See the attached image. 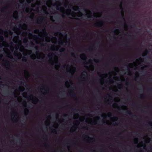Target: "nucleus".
I'll use <instances>...</instances> for the list:
<instances>
[{
	"label": "nucleus",
	"mask_w": 152,
	"mask_h": 152,
	"mask_svg": "<svg viewBox=\"0 0 152 152\" xmlns=\"http://www.w3.org/2000/svg\"><path fill=\"white\" fill-rule=\"evenodd\" d=\"M61 3L58 0L53 3L51 0H36L35 2L31 3V7H27L25 9V11L27 13L31 14V15L30 17L31 19H33L35 12H34L32 11H35L38 12L39 8L41 7L45 14L47 16L48 15L50 20L54 22L55 20L52 15L56 13V11L51 7V6H56L57 10L63 13V17H64L65 13L68 15H72V12L71 9H67L65 10L64 7H61Z\"/></svg>",
	"instance_id": "1"
},
{
	"label": "nucleus",
	"mask_w": 152,
	"mask_h": 152,
	"mask_svg": "<svg viewBox=\"0 0 152 152\" xmlns=\"http://www.w3.org/2000/svg\"><path fill=\"white\" fill-rule=\"evenodd\" d=\"M21 22H19L18 25V27L15 26L13 27L12 29L15 32L17 33L16 36L25 37L23 39L24 43H26L27 42L31 41V44L33 45L34 42L35 43H40L41 45H44V41L49 42L51 41L53 37H50L48 36V34L45 31V28L43 29H35L34 31V33L37 34L38 35L33 34L30 32V29H28V32L26 30L28 28V26L25 23L21 24Z\"/></svg>",
	"instance_id": "2"
},
{
	"label": "nucleus",
	"mask_w": 152,
	"mask_h": 152,
	"mask_svg": "<svg viewBox=\"0 0 152 152\" xmlns=\"http://www.w3.org/2000/svg\"><path fill=\"white\" fill-rule=\"evenodd\" d=\"M15 38V39L13 38V42L16 44L14 47L13 42H10V50L13 53L14 55L19 59L21 58L23 54L24 56L22 57V60L23 61L26 62L27 58L25 56L30 55L32 53V51L27 50L25 48L26 47L25 45L24 44L23 45L22 44L21 38H20L18 35H17Z\"/></svg>",
	"instance_id": "3"
},
{
	"label": "nucleus",
	"mask_w": 152,
	"mask_h": 152,
	"mask_svg": "<svg viewBox=\"0 0 152 152\" xmlns=\"http://www.w3.org/2000/svg\"><path fill=\"white\" fill-rule=\"evenodd\" d=\"M46 42L44 41V45L43 46L41 45L40 43H35L34 42L33 43V45H31V41L27 42L26 43H24L26 47H27L28 46L34 48L36 50L35 54H34L33 55H30V57L31 58L33 59H35L36 56L37 59H43L45 57V54L43 53H40L39 52V49L37 47V45L39 44L41 47L44 46L46 45Z\"/></svg>",
	"instance_id": "4"
},
{
	"label": "nucleus",
	"mask_w": 152,
	"mask_h": 152,
	"mask_svg": "<svg viewBox=\"0 0 152 152\" xmlns=\"http://www.w3.org/2000/svg\"><path fill=\"white\" fill-rule=\"evenodd\" d=\"M4 47L3 50L6 54V56L10 59H13L12 53L10 50L9 43L5 42L4 41V37L2 35H0V48Z\"/></svg>",
	"instance_id": "5"
},
{
	"label": "nucleus",
	"mask_w": 152,
	"mask_h": 152,
	"mask_svg": "<svg viewBox=\"0 0 152 152\" xmlns=\"http://www.w3.org/2000/svg\"><path fill=\"white\" fill-rule=\"evenodd\" d=\"M16 26V25H15V26L12 27H11V28H12V30L14 31V33L16 34L13 37V32L12 31L10 30H7V29H5V30H3L1 28H0V34H4V36L6 38H9V39L10 40H12L13 41V38H15V37L16 36L17 33L15 32L12 29V28L13 27L15 26Z\"/></svg>",
	"instance_id": "6"
},
{
	"label": "nucleus",
	"mask_w": 152,
	"mask_h": 152,
	"mask_svg": "<svg viewBox=\"0 0 152 152\" xmlns=\"http://www.w3.org/2000/svg\"><path fill=\"white\" fill-rule=\"evenodd\" d=\"M120 71L119 68L116 66L114 67V70L112 72H110L108 73H106L102 75L100 77L103 78L105 77H107L108 75H109V78H110L112 76V74L114 73L116 75V73H118Z\"/></svg>",
	"instance_id": "7"
},
{
	"label": "nucleus",
	"mask_w": 152,
	"mask_h": 152,
	"mask_svg": "<svg viewBox=\"0 0 152 152\" xmlns=\"http://www.w3.org/2000/svg\"><path fill=\"white\" fill-rule=\"evenodd\" d=\"M71 66L69 64H67L66 67V72L71 73L72 75H73L76 71V67L73 66L72 69H71Z\"/></svg>",
	"instance_id": "8"
},
{
	"label": "nucleus",
	"mask_w": 152,
	"mask_h": 152,
	"mask_svg": "<svg viewBox=\"0 0 152 152\" xmlns=\"http://www.w3.org/2000/svg\"><path fill=\"white\" fill-rule=\"evenodd\" d=\"M3 64L7 70H9L11 68V65L8 59H3Z\"/></svg>",
	"instance_id": "9"
},
{
	"label": "nucleus",
	"mask_w": 152,
	"mask_h": 152,
	"mask_svg": "<svg viewBox=\"0 0 152 152\" xmlns=\"http://www.w3.org/2000/svg\"><path fill=\"white\" fill-rule=\"evenodd\" d=\"M46 18H47V17L44 16H39L37 19L36 23L38 24L42 23L45 21Z\"/></svg>",
	"instance_id": "10"
},
{
	"label": "nucleus",
	"mask_w": 152,
	"mask_h": 152,
	"mask_svg": "<svg viewBox=\"0 0 152 152\" xmlns=\"http://www.w3.org/2000/svg\"><path fill=\"white\" fill-rule=\"evenodd\" d=\"M53 61H54V65L55 64V69L57 70H58L60 67V63H58V57H56V58L53 60Z\"/></svg>",
	"instance_id": "11"
},
{
	"label": "nucleus",
	"mask_w": 152,
	"mask_h": 152,
	"mask_svg": "<svg viewBox=\"0 0 152 152\" xmlns=\"http://www.w3.org/2000/svg\"><path fill=\"white\" fill-rule=\"evenodd\" d=\"M66 36L67 35L66 34V38L65 39H61L59 40L58 42L59 44L65 46L66 45V43H69L68 42V41L66 39Z\"/></svg>",
	"instance_id": "12"
},
{
	"label": "nucleus",
	"mask_w": 152,
	"mask_h": 152,
	"mask_svg": "<svg viewBox=\"0 0 152 152\" xmlns=\"http://www.w3.org/2000/svg\"><path fill=\"white\" fill-rule=\"evenodd\" d=\"M54 55V54L53 53H49L48 54V56L49 58V61L53 66L54 65V61L53 59Z\"/></svg>",
	"instance_id": "13"
},
{
	"label": "nucleus",
	"mask_w": 152,
	"mask_h": 152,
	"mask_svg": "<svg viewBox=\"0 0 152 152\" xmlns=\"http://www.w3.org/2000/svg\"><path fill=\"white\" fill-rule=\"evenodd\" d=\"M40 89L41 92L43 94L45 95L49 93L48 88H46L44 86L41 87Z\"/></svg>",
	"instance_id": "14"
},
{
	"label": "nucleus",
	"mask_w": 152,
	"mask_h": 152,
	"mask_svg": "<svg viewBox=\"0 0 152 152\" xmlns=\"http://www.w3.org/2000/svg\"><path fill=\"white\" fill-rule=\"evenodd\" d=\"M17 114L15 111H13L12 112L11 114V116L12 119L13 121L15 122L17 121L18 118L17 117Z\"/></svg>",
	"instance_id": "15"
},
{
	"label": "nucleus",
	"mask_w": 152,
	"mask_h": 152,
	"mask_svg": "<svg viewBox=\"0 0 152 152\" xmlns=\"http://www.w3.org/2000/svg\"><path fill=\"white\" fill-rule=\"evenodd\" d=\"M87 72L86 71L83 72L80 76V77L82 79V81H84L86 80L87 77Z\"/></svg>",
	"instance_id": "16"
},
{
	"label": "nucleus",
	"mask_w": 152,
	"mask_h": 152,
	"mask_svg": "<svg viewBox=\"0 0 152 152\" xmlns=\"http://www.w3.org/2000/svg\"><path fill=\"white\" fill-rule=\"evenodd\" d=\"M104 24V22L103 21L97 22L94 23V25L97 27H101Z\"/></svg>",
	"instance_id": "17"
},
{
	"label": "nucleus",
	"mask_w": 152,
	"mask_h": 152,
	"mask_svg": "<svg viewBox=\"0 0 152 152\" xmlns=\"http://www.w3.org/2000/svg\"><path fill=\"white\" fill-rule=\"evenodd\" d=\"M88 123L91 125H95L97 124V121L96 119H91Z\"/></svg>",
	"instance_id": "18"
},
{
	"label": "nucleus",
	"mask_w": 152,
	"mask_h": 152,
	"mask_svg": "<svg viewBox=\"0 0 152 152\" xmlns=\"http://www.w3.org/2000/svg\"><path fill=\"white\" fill-rule=\"evenodd\" d=\"M143 61V59L141 57L139 58L136 61V63L139 65L141 64Z\"/></svg>",
	"instance_id": "19"
},
{
	"label": "nucleus",
	"mask_w": 152,
	"mask_h": 152,
	"mask_svg": "<svg viewBox=\"0 0 152 152\" xmlns=\"http://www.w3.org/2000/svg\"><path fill=\"white\" fill-rule=\"evenodd\" d=\"M86 138L87 142L88 143H90L92 140H94V138L89 137L88 135L86 136Z\"/></svg>",
	"instance_id": "20"
},
{
	"label": "nucleus",
	"mask_w": 152,
	"mask_h": 152,
	"mask_svg": "<svg viewBox=\"0 0 152 152\" xmlns=\"http://www.w3.org/2000/svg\"><path fill=\"white\" fill-rule=\"evenodd\" d=\"M58 48L57 46L54 45H52L50 47V49L52 51H58Z\"/></svg>",
	"instance_id": "21"
},
{
	"label": "nucleus",
	"mask_w": 152,
	"mask_h": 152,
	"mask_svg": "<svg viewBox=\"0 0 152 152\" xmlns=\"http://www.w3.org/2000/svg\"><path fill=\"white\" fill-rule=\"evenodd\" d=\"M72 83V81L71 80H69V81L66 80L65 82V84L67 87L69 88Z\"/></svg>",
	"instance_id": "22"
},
{
	"label": "nucleus",
	"mask_w": 152,
	"mask_h": 152,
	"mask_svg": "<svg viewBox=\"0 0 152 152\" xmlns=\"http://www.w3.org/2000/svg\"><path fill=\"white\" fill-rule=\"evenodd\" d=\"M39 101V99L37 97L34 96L31 101L33 104H36Z\"/></svg>",
	"instance_id": "23"
},
{
	"label": "nucleus",
	"mask_w": 152,
	"mask_h": 152,
	"mask_svg": "<svg viewBox=\"0 0 152 152\" xmlns=\"http://www.w3.org/2000/svg\"><path fill=\"white\" fill-rule=\"evenodd\" d=\"M80 57L82 59L85 61L87 59L86 56L84 53L81 54L80 55Z\"/></svg>",
	"instance_id": "24"
},
{
	"label": "nucleus",
	"mask_w": 152,
	"mask_h": 152,
	"mask_svg": "<svg viewBox=\"0 0 152 152\" xmlns=\"http://www.w3.org/2000/svg\"><path fill=\"white\" fill-rule=\"evenodd\" d=\"M13 18L16 19L18 18V12L17 10H15L14 11L13 14Z\"/></svg>",
	"instance_id": "25"
},
{
	"label": "nucleus",
	"mask_w": 152,
	"mask_h": 152,
	"mask_svg": "<svg viewBox=\"0 0 152 152\" xmlns=\"http://www.w3.org/2000/svg\"><path fill=\"white\" fill-rule=\"evenodd\" d=\"M10 5V4H9L8 5L4 6L1 9V11L2 12L5 11V10L7 9Z\"/></svg>",
	"instance_id": "26"
},
{
	"label": "nucleus",
	"mask_w": 152,
	"mask_h": 152,
	"mask_svg": "<svg viewBox=\"0 0 152 152\" xmlns=\"http://www.w3.org/2000/svg\"><path fill=\"white\" fill-rule=\"evenodd\" d=\"M77 128V127L74 125L70 129L71 132L72 133L73 132H75Z\"/></svg>",
	"instance_id": "27"
},
{
	"label": "nucleus",
	"mask_w": 152,
	"mask_h": 152,
	"mask_svg": "<svg viewBox=\"0 0 152 152\" xmlns=\"http://www.w3.org/2000/svg\"><path fill=\"white\" fill-rule=\"evenodd\" d=\"M24 106L25 107V108L24 109V111H25L24 113H25V114L26 115H27V114H28V113L29 110H28V108H26V103H25L24 104Z\"/></svg>",
	"instance_id": "28"
},
{
	"label": "nucleus",
	"mask_w": 152,
	"mask_h": 152,
	"mask_svg": "<svg viewBox=\"0 0 152 152\" xmlns=\"http://www.w3.org/2000/svg\"><path fill=\"white\" fill-rule=\"evenodd\" d=\"M45 124L47 126H49L50 124V120L48 118L45 121Z\"/></svg>",
	"instance_id": "29"
},
{
	"label": "nucleus",
	"mask_w": 152,
	"mask_h": 152,
	"mask_svg": "<svg viewBox=\"0 0 152 152\" xmlns=\"http://www.w3.org/2000/svg\"><path fill=\"white\" fill-rule=\"evenodd\" d=\"M80 123V121L78 120H77L75 121V122L74 123V125L75 126L77 127H78V126H79Z\"/></svg>",
	"instance_id": "30"
},
{
	"label": "nucleus",
	"mask_w": 152,
	"mask_h": 152,
	"mask_svg": "<svg viewBox=\"0 0 152 152\" xmlns=\"http://www.w3.org/2000/svg\"><path fill=\"white\" fill-rule=\"evenodd\" d=\"M72 9L74 11H80L79 7L77 6L73 7Z\"/></svg>",
	"instance_id": "31"
},
{
	"label": "nucleus",
	"mask_w": 152,
	"mask_h": 152,
	"mask_svg": "<svg viewBox=\"0 0 152 152\" xmlns=\"http://www.w3.org/2000/svg\"><path fill=\"white\" fill-rule=\"evenodd\" d=\"M114 33L115 35H117L119 34L120 30L119 29H115L114 31Z\"/></svg>",
	"instance_id": "32"
},
{
	"label": "nucleus",
	"mask_w": 152,
	"mask_h": 152,
	"mask_svg": "<svg viewBox=\"0 0 152 152\" xmlns=\"http://www.w3.org/2000/svg\"><path fill=\"white\" fill-rule=\"evenodd\" d=\"M148 51L147 49L145 50V51L142 54V56H145L148 53Z\"/></svg>",
	"instance_id": "33"
},
{
	"label": "nucleus",
	"mask_w": 152,
	"mask_h": 152,
	"mask_svg": "<svg viewBox=\"0 0 152 152\" xmlns=\"http://www.w3.org/2000/svg\"><path fill=\"white\" fill-rule=\"evenodd\" d=\"M24 88L23 87L19 86L18 88V90L20 92H23L24 91Z\"/></svg>",
	"instance_id": "34"
},
{
	"label": "nucleus",
	"mask_w": 152,
	"mask_h": 152,
	"mask_svg": "<svg viewBox=\"0 0 152 152\" xmlns=\"http://www.w3.org/2000/svg\"><path fill=\"white\" fill-rule=\"evenodd\" d=\"M112 113L111 112H108L107 114V116L108 117L111 118H112Z\"/></svg>",
	"instance_id": "35"
},
{
	"label": "nucleus",
	"mask_w": 152,
	"mask_h": 152,
	"mask_svg": "<svg viewBox=\"0 0 152 152\" xmlns=\"http://www.w3.org/2000/svg\"><path fill=\"white\" fill-rule=\"evenodd\" d=\"M145 140L146 143H148L151 141V138L149 137H147L146 139H145Z\"/></svg>",
	"instance_id": "36"
},
{
	"label": "nucleus",
	"mask_w": 152,
	"mask_h": 152,
	"mask_svg": "<svg viewBox=\"0 0 152 152\" xmlns=\"http://www.w3.org/2000/svg\"><path fill=\"white\" fill-rule=\"evenodd\" d=\"M118 88L119 89H121L123 87V85L121 84H118L117 85Z\"/></svg>",
	"instance_id": "37"
},
{
	"label": "nucleus",
	"mask_w": 152,
	"mask_h": 152,
	"mask_svg": "<svg viewBox=\"0 0 152 152\" xmlns=\"http://www.w3.org/2000/svg\"><path fill=\"white\" fill-rule=\"evenodd\" d=\"M138 138H135L134 139V142L136 144H138Z\"/></svg>",
	"instance_id": "38"
},
{
	"label": "nucleus",
	"mask_w": 152,
	"mask_h": 152,
	"mask_svg": "<svg viewBox=\"0 0 152 152\" xmlns=\"http://www.w3.org/2000/svg\"><path fill=\"white\" fill-rule=\"evenodd\" d=\"M114 121H117L118 120V118L116 116H113L111 118Z\"/></svg>",
	"instance_id": "39"
},
{
	"label": "nucleus",
	"mask_w": 152,
	"mask_h": 152,
	"mask_svg": "<svg viewBox=\"0 0 152 152\" xmlns=\"http://www.w3.org/2000/svg\"><path fill=\"white\" fill-rule=\"evenodd\" d=\"M34 97V96L31 94L29 96L28 99L32 101Z\"/></svg>",
	"instance_id": "40"
},
{
	"label": "nucleus",
	"mask_w": 152,
	"mask_h": 152,
	"mask_svg": "<svg viewBox=\"0 0 152 152\" xmlns=\"http://www.w3.org/2000/svg\"><path fill=\"white\" fill-rule=\"evenodd\" d=\"M114 82L113 80L112 79H110L109 80V83L110 84L113 83Z\"/></svg>",
	"instance_id": "41"
},
{
	"label": "nucleus",
	"mask_w": 152,
	"mask_h": 152,
	"mask_svg": "<svg viewBox=\"0 0 152 152\" xmlns=\"http://www.w3.org/2000/svg\"><path fill=\"white\" fill-rule=\"evenodd\" d=\"M65 48H62L59 50V52H64L65 50Z\"/></svg>",
	"instance_id": "42"
},
{
	"label": "nucleus",
	"mask_w": 152,
	"mask_h": 152,
	"mask_svg": "<svg viewBox=\"0 0 152 152\" xmlns=\"http://www.w3.org/2000/svg\"><path fill=\"white\" fill-rule=\"evenodd\" d=\"M28 4H30L31 2H33V1H34V0H26Z\"/></svg>",
	"instance_id": "43"
},
{
	"label": "nucleus",
	"mask_w": 152,
	"mask_h": 152,
	"mask_svg": "<svg viewBox=\"0 0 152 152\" xmlns=\"http://www.w3.org/2000/svg\"><path fill=\"white\" fill-rule=\"evenodd\" d=\"M66 2H67L66 3H65L64 4V7H66L67 5H68V4H67V3L68 2V1L67 0H66Z\"/></svg>",
	"instance_id": "44"
},
{
	"label": "nucleus",
	"mask_w": 152,
	"mask_h": 152,
	"mask_svg": "<svg viewBox=\"0 0 152 152\" xmlns=\"http://www.w3.org/2000/svg\"><path fill=\"white\" fill-rule=\"evenodd\" d=\"M58 34H61V33L60 32L59 33L58 32H55L54 33V36H57V35Z\"/></svg>",
	"instance_id": "45"
},
{
	"label": "nucleus",
	"mask_w": 152,
	"mask_h": 152,
	"mask_svg": "<svg viewBox=\"0 0 152 152\" xmlns=\"http://www.w3.org/2000/svg\"><path fill=\"white\" fill-rule=\"evenodd\" d=\"M71 54V55L73 57H75V53H74L72 52Z\"/></svg>",
	"instance_id": "46"
},
{
	"label": "nucleus",
	"mask_w": 152,
	"mask_h": 152,
	"mask_svg": "<svg viewBox=\"0 0 152 152\" xmlns=\"http://www.w3.org/2000/svg\"><path fill=\"white\" fill-rule=\"evenodd\" d=\"M25 0H19L20 2L22 4H23Z\"/></svg>",
	"instance_id": "47"
},
{
	"label": "nucleus",
	"mask_w": 152,
	"mask_h": 152,
	"mask_svg": "<svg viewBox=\"0 0 152 152\" xmlns=\"http://www.w3.org/2000/svg\"><path fill=\"white\" fill-rule=\"evenodd\" d=\"M103 78H101V79L100 82V83L101 85H103Z\"/></svg>",
	"instance_id": "48"
},
{
	"label": "nucleus",
	"mask_w": 152,
	"mask_h": 152,
	"mask_svg": "<svg viewBox=\"0 0 152 152\" xmlns=\"http://www.w3.org/2000/svg\"><path fill=\"white\" fill-rule=\"evenodd\" d=\"M51 118V115H48L47 117V119L48 118V119H49L50 120Z\"/></svg>",
	"instance_id": "49"
},
{
	"label": "nucleus",
	"mask_w": 152,
	"mask_h": 152,
	"mask_svg": "<svg viewBox=\"0 0 152 152\" xmlns=\"http://www.w3.org/2000/svg\"><path fill=\"white\" fill-rule=\"evenodd\" d=\"M3 56V55L2 54H0V61L1 60Z\"/></svg>",
	"instance_id": "50"
},
{
	"label": "nucleus",
	"mask_w": 152,
	"mask_h": 152,
	"mask_svg": "<svg viewBox=\"0 0 152 152\" xmlns=\"http://www.w3.org/2000/svg\"><path fill=\"white\" fill-rule=\"evenodd\" d=\"M67 64H65V65H64L63 66V67L65 69V68H66V67H67Z\"/></svg>",
	"instance_id": "51"
},
{
	"label": "nucleus",
	"mask_w": 152,
	"mask_h": 152,
	"mask_svg": "<svg viewBox=\"0 0 152 152\" xmlns=\"http://www.w3.org/2000/svg\"><path fill=\"white\" fill-rule=\"evenodd\" d=\"M149 124L151 126H152V121H149L148 122Z\"/></svg>",
	"instance_id": "52"
},
{
	"label": "nucleus",
	"mask_w": 152,
	"mask_h": 152,
	"mask_svg": "<svg viewBox=\"0 0 152 152\" xmlns=\"http://www.w3.org/2000/svg\"><path fill=\"white\" fill-rule=\"evenodd\" d=\"M96 120L97 121L99 120V118H100V117L99 116H96Z\"/></svg>",
	"instance_id": "53"
},
{
	"label": "nucleus",
	"mask_w": 152,
	"mask_h": 152,
	"mask_svg": "<svg viewBox=\"0 0 152 152\" xmlns=\"http://www.w3.org/2000/svg\"><path fill=\"white\" fill-rule=\"evenodd\" d=\"M59 114L58 113L56 114V119H58V118Z\"/></svg>",
	"instance_id": "54"
},
{
	"label": "nucleus",
	"mask_w": 152,
	"mask_h": 152,
	"mask_svg": "<svg viewBox=\"0 0 152 152\" xmlns=\"http://www.w3.org/2000/svg\"><path fill=\"white\" fill-rule=\"evenodd\" d=\"M53 131L54 133L55 134H56L57 132L55 129H53Z\"/></svg>",
	"instance_id": "55"
},
{
	"label": "nucleus",
	"mask_w": 152,
	"mask_h": 152,
	"mask_svg": "<svg viewBox=\"0 0 152 152\" xmlns=\"http://www.w3.org/2000/svg\"><path fill=\"white\" fill-rule=\"evenodd\" d=\"M94 62H95L97 63H98L99 62V61L96 59H94Z\"/></svg>",
	"instance_id": "56"
},
{
	"label": "nucleus",
	"mask_w": 152,
	"mask_h": 152,
	"mask_svg": "<svg viewBox=\"0 0 152 152\" xmlns=\"http://www.w3.org/2000/svg\"><path fill=\"white\" fill-rule=\"evenodd\" d=\"M27 73H28V76H26V79H27L28 77H29V74L28 73V72H27Z\"/></svg>",
	"instance_id": "57"
},
{
	"label": "nucleus",
	"mask_w": 152,
	"mask_h": 152,
	"mask_svg": "<svg viewBox=\"0 0 152 152\" xmlns=\"http://www.w3.org/2000/svg\"><path fill=\"white\" fill-rule=\"evenodd\" d=\"M63 115L64 117H66L67 115V114L66 113H64L63 114Z\"/></svg>",
	"instance_id": "58"
},
{
	"label": "nucleus",
	"mask_w": 152,
	"mask_h": 152,
	"mask_svg": "<svg viewBox=\"0 0 152 152\" xmlns=\"http://www.w3.org/2000/svg\"><path fill=\"white\" fill-rule=\"evenodd\" d=\"M94 69V67L93 66H92V71H93Z\"/></svg>",
	"instance_id": "59"
},
{
	"label": "nucleus",
	"mask_w": 152,
	"mask_h": 152,
	"mask_svg": "<svg viewBox=\"0 0 152 152\" xmlns=\"http://www.w3.org/2000/svg\"><path fill=\"white\" fill-rule=\"evenodd\" d=\"M88 62L89 64H90V63L91 62V59H89L88 61Z\"/></svg>",
	"instance_id": "60"
},
{
	"label": "nucleus",
	"mask_w": 152,
	"mask_h": 152,
	"mask_svg": "<svg viewBox=\"0 0 152 152\" xmlns=\"http://www.w3.org/2000/svg\"><path fill=\"white\" fill-rule=\"evenodd\" d=\"M101 116L103 118H106V117L104 116V115H102Z\"/></svg>",
	"instance_id": "61"
},
{
	"label": "nucleus",
	"mask_w": 152,
	"mask_h": 152,
	"mask_svg": "<svg viewBox=\"0 0 152 152\" xmlns=\"http://www.w3.org/2000/svg\"><path fill=\"white\" fill-rule=\"evenodd\" d=\"M1 80H2L1 77L0 76V83L1 82V83H2Z\"/></svg>",
	"instance_id": "62"
},
{
	"label": "nucleus",
	"mask_w": 152,
	"mask_h": 152,
	"mask_svg": "<svg viewBox=\"0 0 152 152\" xmlns=\"http://www.w3.org/2000/svg\"><path fill=\"white\" fill-rule=\"evenodd\" d=\"M143 95L142 94H141L140 95V97L141 98H142Z\"/></svg>",
	"instance_id": "63"
},
{
	"label": "nucleus",
	"mask_w": 152,
	"mask_h": 152,
	"mask_svg": "<svg viewBox=\"0 0 152 152\" xmlns=\"http://www.w3.org/2000/svg\"><path fill=\"white\" fill-rule=\"evenodd\" d=\"M77 14H76V13H75V14L73 15V17H74V16H75Z\"/></svg>",
	"instance_id": "64"
}]
</instances>
